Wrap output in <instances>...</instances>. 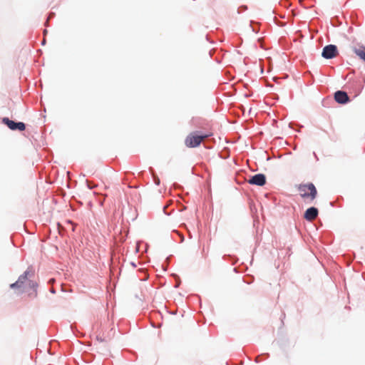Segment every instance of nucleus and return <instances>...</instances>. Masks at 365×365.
<instances>
[{"label": "nucleus", "instance_id": "20e7f679", "mask_svg": "<svg viewBox=\"0 0 365 365\" xmlns=\"http://www.w3.org/2000/svg\"><path fill=\"white\" fill-rule=\"evenodd\" d=\"M338 55L337 48L335 45H327L322 51V56L327 59L333 58Z\"/></svg>", "mask_w": 365, "mask_h": 365}, {"label": "nucleus", "instance_id": "f257e3e1", "mask_svg": "<svg viewBox=\"0 0 365 365\" xmlns=\"http://www.w3.org/2000/svg\"><path fill=\"white\" fill-rule=\"evenodd\" d=\"M30 274L31 272L29 271H25L23 274L19 276L18 280L15 283L10 285V287L19 289V293L26 292L29 291V289H31L33 292L29 294H34V295L36 296V284L29 279Z\"/></svg>", "mask_w": 365, "mask_h": 365}, {"label": "nucleus", "instance_id": "423d86ee", "mask_svg": "<svg viewBox=\"0 0 365 365\" xmlns=\"http://www.w3.org/2000/svg\"><path fill=\"white\" fill-rule=\"evenodd\" d=\"M248 182L251 185L262 186L266 183V177L264 174H257L251 177L248 180Z\"/></svg>", "mask_w": 365, "mask_h": 365}, {"label": "nucleus", "instance_id": "0eeeda50", "mask_svg": "<svg viewBox=\"0 0 365 365\" xmlns=\"http://www.w3.org/2000/svg\"><path fill=\"white\" fill-rule=\"evenodd\" d=\"M335 101L341 104H345L349 101L347 93L344 91H338L334 93Z\"/></svg>", "mask_w": 365, "mask_h": 365}, {"label": "nucleus", "instance_id": "f03ea898", "mask_svg": "<svg viewBox=\"0 0 365 365\" xmlns=\"http://www.w3.org/2000/svg\"><path fill=\"white\" fill-rule=\"evenodd\" d=\"M297 190L300 196L308 203L312 202L317 195V190L312 182L300 184Z\"/></svg>", "mask_w": 365, "mask_h": 365}, {"label": "nucleus", "instance_id": "7ed1b4c3", "mask_svg": "<svg viewBox=\"0 0 365 365\" xmlns=\"http://www.w3.org/2000/svg\"><path fill=\"white\" fill-rule=\"evenodd\" d=\"M209 136V134L198 135L195 132L191 133L186 137L185 144L188 148H195L200 145L201 142Z\"/></svg>", "mask_w": 365, "mask_h": 365}, {"label": "nucleus", "instance_id": "9d476101", "mask_svg": "<svg viewBox=\"0 0 365 365\" xmlns=\"http://www.w3.org/2000/svg\"><path fill=\"white\" fill-rule=\"evenodd\" d=\"M88 187L91 189L92 188V184H90V182L87 181Z\"/></svg>", "mask_w": 365, "mask_h": 365}, {"label": "nucleus", "instance_id": "1a4fd4ad", "mask_svg": "<svg viewBox=\"0 0 365 365\" xmlns=\"http://www.w3.org/2000/svg\"><path fill=\"white\" fill-rule=\"evenodd\" d=\"M355 53L365 61V48L355 49Z\"/></svg>", "mask_w": 365, "mask_h": 365}, {"label": "nucleus", "instance_id": "9b49d317", "mask_svg": "<svg viewBox=\"0 0 365 365\" xmlns=\"http://www.w3.org/2000/svg\"><path fill=\"white\" fill-rule=\"evenodd\" d=\"M88 187L91 189L92 188V184H90V182L87 181Z\"/></svg>", "mask_w": 365, "mask_h": 365}, {"label": "nucleus", "instance_id": "6e6552de", "mask_svg": "<svg viewBox=\"0 0 365 365\" xmlns=\"http://www.w3.org/2000/svg\"><path fill=\"white\" fill-rule=\"evenodd\" d=\"M318 215V210L312 207L308 208L304 212V217L308 221H312L317 218Z\"/></svg>", "mask_w": 365, "mask_h": 365}, {"label": "nucleus", "instance_id": "39448f33", "mask_svg": "<svg viewBox=\"0 0 365 365\" xmlns=\"http://www.w3.org/2000/svg\"><path fill=\"white\" fill-rule=\"evenodd\" d=\"M2 123L6 125L12 130H19L23 131L26 128V125L24 123H15L14 121L10 120L8 118H4L2 119Z\"/></svg>", "mask_w": 365, "mask_h": 365}]
</instances>
